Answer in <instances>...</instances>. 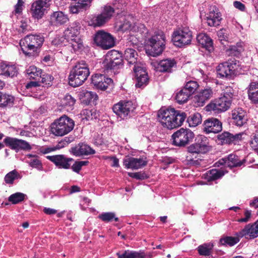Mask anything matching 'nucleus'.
<instances>
[{
    "label": "nucleus",
    "mask_w": 258,
    "mask_h": 258,
    "mask_svg": "<svg viewBox=\"0 0 258 258\" xmlns=\"http://www.w3.org/2000/svg\"><path fill=\"white\" fill-rule=\"evenodd\" d=\"M122 19L124 20L123 23L118 25V27L122 31L130 30L133 32H136L139 30V28L144 27V26L142 24H140V26H137L135 23L130 21V19H132V18L128 16L126 18L123 17Z\"/></svg>",
    "instance_id": "obj_33"
},
{
    "label": "nucleus",
    "mask_w": 258,
    "mask_h": 258,
    "mask_svg": "<svg viewBox=\"0 0 258 258\" xmlns=\"http://www.w3.org/2000/svg\"><path fill=\"white\" fill-rule=\"evenodd\" d=\"M245 114V112L241 108L234 109L232 112L233 123L237 126L243 125L246 122Z\"/></svg>",
    "instance_id": "obj_30"
},
{
    "label": "nucleus",
    "mask_w": 258,
    "mask_h": 258,
    "mask_svg": "<svg viewBox=\"0 0 258 258\" xmlns=\"http://www.w3.org/2000/svg\"><path fill=\"white\" fill-rule=\"evenodd\" d=\"M187 122L190 127H195L202 122V116L199 113H195L187 118Z\"/></svg>",
    "instance_id": "obj_41"
},
{
    "label": "nucleus",
    "mask_w": 258,
    "mask_h": 258,
    "mask_svg": "<svg viewBox=\"0 0 258 258\" xmlns=\"http://www.w3.org/2000/svg\"><path fill=\"white\" fill-rule=\"evenodd\" d=\"M136 106L130 101H120L115 104L112 107L116 115L122 119H127L134 114Z\"/></svg>",
    "instance_id": "obj_7"
},
{
    "label": "nucleus",
    "mask_w": 258,
    "mask_h": 258,
    "mask_svg": "<svg viewBox=\"0 0 258 258\" xmlns=\"http://www.w3.org/2000/svg\"><path fill=\"white\" fill-rule=\"evenodd\" d=\"M76 100L70 95H66L61 100V105L64 107H72L74 106Z\"/></svg>",
    "instance_id": "obj_52"
},
{
    "label": "nucleus",
    "mask_w": 258,
    "mask_h": 258,
    "mask_svg": "<svg viewBox=\"0 0 258 258\" xmlns=\"http://www.w3.org/2000/svg\"><path fill=\"white\" fill-rule=\"evenodd\" d=\"M14 100L13 96L0 92V107H4L13 104Z\"/></svg>",
    "instance_id": "obj_42"
},
{
    "label": "nucleus",
    "mask_w": 258,
    "mask_h": 258,
    "mask_svg": "<svg viewBox=\"0 0 258 258\" xmlns=\"http://www.w3.org/2000/svg\"><path fill=\"white\" fill-rule=\"evenodd\" d=\"M197 39L199 44L209 52L214 50L212 40L206 34L200 33L198 34L197 36Z\"/></svg>",
    "instance_id": "obj_31"
},
{
    "label": "nucleus",
    "mask_w": 258,
    "mask_h": 258,
    "mask_svg": "<svg viewBox=\"0 0 258 258\" xmlns=\"http://www.w3.org/2000/svg\"><path fill=\"white\" fill-rule=\"evenodd\" d=\"M121 62L120 54L116 51H111L105 55L103 64L107 70H112L116 69Z\"/></svg>",
    "instance_id": "obj_16"
},
{
    "label": "nucleus",
    "mask_w": 258,
    "mask_h": 258,
    "mask_svg": "<svg viewBox=\"0 0 258 258\" xmlns=\"http://www.w3.org/2000/svg\"><path fill=\"white\" fill-rule=\"evenodd\" d=\"M70 41L71 47L74 52L79 51L83 49L84 45L81 37H77L69 40Z\"/></svg>",
    "instance_id": "obj_43"
},
{
    "label": "nucleus",
    "mask_w": 258,
    "mask_h": 258,
    "mask_svg": "<svg viewBox=\"0 0 258 258\" xmlns=\"http://www.w3.org/2000/svg\"><path fill=\"white\" fill-rule=\"evenodd\" d=\"M47 158L59 168L63 169H69L71 167L70 162L74 161L73 158H67L62 155L48 156Z\"/></svg>",
    "instance_id": "obj_24"
},
{
    "label": "nucleus",
    "mask_w": 258,
    "mask_h": 258,
    "mask_svg": "<svg viewBox=\"0 0 258 258\" xmlns=\"http://www.w3.org/2000/svg\"><path fill=\"white\" fill-rule=\"evenodd\" d=\"M176 64V61L173 59H163L157 63V69L161 72L171 73Z\"/></svg>",
    "instance_id": "obj_32"
},
{
    "label": "nucleus",
    "mask_w": 258,
    "mask_h": 258,
    "mask_svg": "<svg viewBox=\"0 0 258 258\" xmlns=\"http://www.w3.org/2000/svg\"><path fill=\"white\" fill-rule=\"evenodd\" d=\"M240 66L239 61L235 59H229L219 64L216 68L220 78H230L234 75Z\"/></svg>",
    "instance_id": "obj_9"
},
{
    "label": "nucleus",
    "mask_w": 258,
    "mask_h": 258,
    "mask_svg": "<svg viewBox=\"0 0 258 258\" xmlns=\"http://www.w3.org/2000/svg\"><path fill=\"white\" fill-rule=\"evenodd\" d=\"M94 41L97 46L103 49H108L115 45V39L104 30L98 31L95 34Z\"/></svg>",
    "instance_id": "obj_12"
},
{
    "label": "nucleus",
    "mask_w": 258,
    "mask_h": 258,
    "mask_svg": "<svg viewBox=\"0 0 258 258\" xmlns=\"http://www.w3.org/2000/svg\"><path fill=\"white\" fill-rule=\"evenodd\" d=\"M79 96L82 101L87 105L91 102H94L98 99V96L96 93L87 90H82L80 92Z\"/></svg>",
    "instance_id": "obj_36"
},
{
    "label": "nucleus",
    "mask_w": 258,
    "mask_h": 258,
    "mask_svg": "<svg viewBox=\"0 0 258 258\" xmlns=\"http://www.w3.org/2000/svg\"><path fill=\"white\" fill-rule=\"evenodd\" d=\"M93 0H78L77 6L83 10L89 9Z\"/></svg>",
    "instance_id": "obj_54"
},
{
    "label": "nucleus",
    "mask_w": 258,
    "mask_h": 258,
    "mask_svg": "<svg viewBox=\"0 0 258 258\" xmlns=\"http://www.w3.org/2000/svg\"><path fill=\"white\" fill-rule=\"evenodd\" d=\"M52 0H37L31 5L30 12L32 17L41 19L49 9Z\"/></svg>",
    "instance_id": "obj_13"
},
{
    "label": "nucleus",
    "mask_w": 258,
    "mask_h": 258,
    "mask_svg": "<svg viewBox=\"0 0 258 258\" xmlns=\"http://www.w3.org/2000/svg\"><path fill=\"white\" fill-rule=\"evenodd\" d=\"M4 142L7 146L17 152L20 150L29 151L32 149L29 143L23 140L7 137L4 139Z\"/></svg>",
    "instance_id": "obj_15"
},
{
    "label": "nucleus",
    "mask_w": 258,
    "mask_h": 258,
    "mask_svg": "<svg viewBox=\"0 0 258 258\" xmlns=\"http://www.w3.org/2000/svg\"><path fill=\"white\" fill-rule=\"evenodd\" d=\"M238 237L244 236L247 239L254 238L258 236V220L254 224L246 225L244 228L236 234Z\"/></svg>",
    "instance_id": "obj_20"
},
{
    "label": "nucleus",
    "mask_w": 258,
    "mask_h": 258,
    "mask_svg": "<svg viewBox=\"0 0 258 258\" xmlns=\"http://www.w3.org/2000/svg\"><path fill=\"white\" fill-rule=\"evenodd\" d=\"M44 41V37L41 34H29L20 40L21 49L26 55L34 57L38 55Z\"/></svg>",
    "instance_id": "obj_2"
},
{
    "label": "nucleus",
    "mask_w": 258,
    "mask_h": 258,
    "mask_svg": "<svg viewBox=\"0 0 258 258\" xmlns=\"http://www.w3.org/2000/svg\"><path fill=\"white\" fill-rule=\"evenodd\" d=\"M250 144L253 149L255 150H258V131L255 132L250 141Z\"/></svg>",
    "instance_id": "obj_55"
},
{
    "label": "nucleus",
    "mask_w": 258,
    "mask_h": 258,
    "mask_svg": "<svg viewBox=\"0 0 258 258\" xmlns=\"http://www.w3.org/2000/svg\"><path fill=\"white\" fill-rule=\"evenodd\" d=\"M240 237L225 236L220 239V244L224 246H232L239 241Z\"/></svg>",
    "instance_id": "obj_40"
},
{
    "label": "nucleus",
    "mask_w": 258,
    "mask_h": 258,
    "mask_svg": "<svg viewBox=\"0 0 258 258\" xmlns=\"http://www.w3.org/2000/svg\"><path fill=\"white\" fill-rule=\"evenodd\" d=\"M243 135V133L236 134L233 135L229 132H225L218 135L217 139L221 144H230L241 140Z\"/></svg>",
    "instance_id": "obj_27"
},
{
    "label": "nucleus",
    "mask_w": 258,
    "mask_h": 258,
    "mask_svg": "<svg viewBox=\"0 0 258 258\" xmlns=\"http://www.w3.org/2000/svg\"><path fill=\"white\" fill-rule=\"evenodd\" d=\"M186 117L185 112L173 108H161L158 113L159 121L164 127L169 130L181 126Z\"/></svg>",
    "instance_id": "obj_1"
},
{
    "label": "nucleus",
    "mask_w": 258,
    "mask_h": 258,
    "mask_svg": "<svg viewBox=\"0 0 258 258\" xmlns=\"http://www.w3.org/2000/svg\"><path fill=\"white\" fill-rule=\"evenodd\" d=\"M123 163L126 169H138L146 166L147 162L143 158L130 157L124 159Z\"/></svg>",
    "instance_id": "obj_23"
},
{
    "label": "nucleus",
    "mask_w": 258,
    "mask_h": 258,
    "mask_svg": "<svg viewBox=\"0 0 258 258\" xmlns=\"http://www.w3.org/2000/svg\"><path fill=\"white\" fill-rule=\"evenodd\" d=\"M27 196L22 192H16L11 195L8 198V201L13 204H17L24 201Z\"/></svg>",
    "instance_id": "obj_44"
},
{
    "label": "nucleus",
    "mask_w": 258,
    "mask_h": 258,
    "mask_svg": "<svg viewBox=\"0 0 258 258\" xmlns=\"http://www.w3.org/2000/svg\"><path fill=\"white\" fill-rule=\"evenodd\" d=\"M27 157L30 158V160L27 161V163L31 167L37 168L38 170L42 169V163L38 156L34 155L28 154L27 155Z\"/></svg>",
    "instance_id": "obj_45"
},
{
    "label": "nucleus",
    "mask_w": 258,
    "mask_h": 258,
    "mask_svg": "<svg viewBox=\"0 0 258 258\" xmlns=\"http://www.w3.org/2000/svg\"><path fill=\"white\" fill-rule=\"evenodd\" d=\"M133 70L137 80L136 86L137 87H141L146 85L148 81V77L144 65L135 66L133 67Z\"/></svg>",
    "instance_id": "obj_18"
},
{
    "label": "nucleus",
    "mask_w": 258,
    "mask_h": 258,
    "mask_svg": "<svg viewBox=\"0 0 258 258\" xmlns=\"http://www.w3.org/2000/svg\"><path fill=\"white\" fill-rule=\"evenodd\" d=\"M81 26L80 23L78 22H74L72 23L64 31V36L67 37L68 40L77 37H81Z\"/></svg>",
    "instance_id": "obj_29"
},
{
    "label": "nucleus",
    "mask_w": 258,
    "mask_h": 258,
    "mask_svg": "<svg viewBox=\"0 0 258 258\" xmlns=\"http://www.w3.org/2000/svg\"><path fill=\"white\" fill-rule=\"evenodd\" d=\"M40 78L41 79V82L43 83L48 85L50 84V83L53 79V77L48 74L43 75L42 76H41V78Z\"/></svg>",
    "instance_id": "obj_59"
},
{
    "label": "nucleus",
    "mask_w": 258,
    "mask_h": 258,
    "mask_svg": "<svg viewBox=\"0 0 258 258\" xmlns=\"http://www.w3.org/2000/svg\"><path fill=\"white\" fill-rule=\"evenodd\" d=\"M248 98L253 103H258V83L251 82L248 89Z\"/></svg>",
    "instance_id": "obj_38"
},
{
    "label": "nucleus",
    "mask_w": 258,
    "mask_h": 258,
    "mask_svg": "<svg viewBox=\"0 0 258 258\" xmlns=\"http://www.w3.org/2000/svg\"><path fill=\"white\" fill-rule=\"evenodd\" d=\"M68 16L61 11L53 12L50 16L49 24L51 26H59L69 21Z\"/></svg>",
    "instance_id": "obj_26"
},
{
    "label": "nucleus",
    "mask_w": 258,
    "mask_h": 258,
    "mask_svg": "<svg viewBox=\"0 0 258 258\" xmlns=\"http://www.w3.org/2000/svg\"><path fill=\"white\" fill-rule=\"evenodd\" d=\"M138 54L136 50L133 48H127L124 52L123 57L130 65L134 67L136 65L142 64L137 61Z\"/></svg>",
    "instance_id": "obj_35"
},
{
    "label": "nucleus",
    "mask_w": 258,
    "mask_h": 258,
    "mask_svg": "<svg viewBox=\"0 0 258 258\" xmlns=\"http://www.w3.org/2000/svg\"><path fill=\"white\" fill-rule=\"evenodd\" d=\"M165 43L164 33L162 31H157L147 41L146 51L153 56L159 55L164 50Z\"/></svg>",
    "instance_id": "obj_4"
},
{
    "label": "nucleus",
    "mask_w": 258,
    "mask_h": 258,
    "mask_svg": "<svg viewBox=\"0 0 258 258\" xmlns=\"http://www.w3.org/2000/svg\"><path fill=\"white\" fill-rule=\"evenodd\" d=\"M106 159H109L112 161V163L111 166L113 167H118L119 166V160L118 159L115 157H108L106 158Z\"/></svg>",
    "instance_id": "obj_63"
},
{
    "label": "nucleus",
    "mask_w": 258,
    "mask_h": 258,
    "mask_svg": "<svg viewBox=\"0 0 258 258\" xmlns=\"http://www.w3.org/2000/svg\"><path fill=\"white\" fill-rule=\"evenodd\" d=\"M213 247L212 244L205 243L198 246V251L201 255L208 256L210 255Z\"/></svg>",
    "instance_id": "obj_46"
},
{
    "label": "nucleus",
    "mask_w": 258,
    "mask_h": 258,
    "mask_svg": "<svg viewBox=\"0 0 258 258\" xmlns=\"http://www.w3.org/2000/svg\"><path fill=\"white\" fill-rule=\"evenodd\" d=\"M234 6L241 11H243L245 9V6L240 2L235 1L234 2Z\"/></svg>",
    "instance_id": "obj_64"
},
{
    "label": "nucleus",
    "mask_w": 258,
    "mask_h": 258,
    "mask_svg": "<svg viewBox=\"0 0 258 258\" xmlns=\"http://www.w3.org/2000/svg\"><path fill=\"white\" fill-rule=\"evenodd\" d=\"M70 151L71 154L77 157L95 153L94 150L85 144H79L77 146L71 148Z\"/></svg>",
    "instance_id": "obj_25"
},
{
    "label": "nucleus",
    "mask_w": 258,
    "mask_h": 258,
    "mask_svg": "<svg viewBox=\"0 0 258 258\" xmlns=\"http://www.w3.org/2000/svg\"><path fill=\"white\" fill-rule=\"evenodd\" d=\"M72 142V140L70 138H65L61 141L58 143L57 145L56 146V149H61L62 148L69 145Z\"/></svg>",
    "instance_id": "obj_57"
},
{
    "label": "nucleus",
    "mask_w": 258,
    "mask_h": 258,
    "mask_svg": "<svg viewBox=\"0 0 258 258\" xmlns=\"http://www.w3.org/2000/svg\"><path fill=\"white\" fill-rule=\"evenodd\" d=\"M194 134L189 129L181 128L172 135L173 144L178 147H184L192 140Z\"/></svg>",
    "instance_id": "obj_10"
},
{
    "label": "nucleus",
    "mask_w": 258,
    "mask_h": 258,
    "mask_svg": "<svg viewBox=\"0 0 258 258\" xmlns=\"http://www.w3.org/2000/svg\"><path fill=\"white\" fill-rule=\"evenodd\" d=\"M214 92L210 87L201 90L194 97V101L196 106H203L205 103L213 97Z\"/></svg>",
    "instance_id": "obj_17"
},
{
    "label": "nucleus",
    "mask_w": 258,
    "mask_h": 258,
    "mask_svg": "<svg viewBox=\"0 0 258 258\" xmlns=\"http://www.w3.org/2000/svg\"><path fill=\"white\" fill-rule=\"evenodd\" d=\"M192 38V32L187 27H183L176 30L172 35V40L174 44L180 47L189 44Z\"/></svg>",
    "instance_id": "obj_8"
},
{
    "label": "nucleus",
    "mask_w": 258,
    "mask_h": 258,
    "mask_svg": "<svg viewBox=\"0 0 258 258\" xmlns=\"http://www.w3.org/2000/svg\"><path fill=\"white\" fill-rule=\"evenodd\" d=\"M113 6L114 7L105 6L100 14L93 16L91 20V25L94 27H100L107 23L114 13L115 8L119 9L118 7H115L114 5Z\"/></svg>",
    "instance_id": "obj_11"
},
{
    "label": "nucleus",
    "mask_w": 258,
    "mask_h": 258,
    "mask_svg": "<svg viewBox=\"0 0 258 258\" xmlns=\"http://www.w3.org/2000/svg\"><path fill=\"white\" fill-rule=\"evenodd\" d=\"M244 218H241L238 220L239 222H246L248 221L251 216V212L249 211H246L244 213Z\"/></svg>",
    "instance_id": "obj_62"
},
{
    "label": "nucleus",
    "mask_w": 258,
    "mask_h": 258,
    "mask_svg": "<svg viewBox=\"0 0 258 258\" xmlns=\"http://www.w3.org/2000/svg\"><path fill=\"white\" fill-rule=\"evenodd\" d=\"M98 218L105 222H109L113 220L115 222H117L119 220L118 218L116 217L115 214L113 212L102 213L98 216Z\"/></svg>",
    "instance_id": "obj_48"
},
{
    "label": "nucleus",
    "mask_w": 258,
    "mask_h": 258,
    "mask_svg": "<svg viewBox=\"0 0 258 258\" xmlns=\"http://www.w3.org/2000/svg\"><path fill=\"white\" fill-rule=\"evenodd\" d=\"M90 75L88 64L84 60L77 62L71 70L69 77V84L76 87L82 85Z\"/></svg>",
    "instance_id": "obj_3"
},
{
    "label": "nucleus",
    "mask_w": 258,
    "mask_h": 258,
    "mask_svg": "<svg viewBox=\"0 0 258 258\" xmlns=\"http://www.w3.org/2000/svg\"><path fill=\"white\" fill-rule=\"evenodd\" d=\"M89 161H76L73 165L71 166V168L73 171L79 173L82 169V167L88 164Z\"/></svg>",
    "instance_id": "obj_53"
},
{
    "label": "nucleus",
    "mask_w": 258,
    "mask_h": 258,
    "mask_svg": "<svg viewBox=\"0 0 258 258\" xmlns=\"http://www.w3.org/2000/svg\"><path fill=\"white\" fill-rule=\"evenodd\" d=\"M128 175L130 177L136 178L137 179H144L146 178V175L145 173L141 172L132 173L128 172Z\"/></svg>",
    "instance_id": "obj_58"
},
{
    "label": "nucleus",
    "mask_w": 258,
    "mask_h": 258,
    "mask_svg": "<svg viewBox=\"0 0 258 258\" xmlns=\"http://www.w3.org/2000/svg\"><path fill=\"white\" fill-rule=\"evenodd\" d=\"M206 17L208 25L211 27L219 26L222 20L221 14L215 6H210Z\"/></svg>",
    "instance_id": "obj_19"
},
{
    "label": "nucleus",
    "mask_w": 258,
    "mask_h": 258,
    "mask_svg": "<svg viewBox=\"0 0 258 258\" xmlns=\"http://www.w3.org/2000/svg\"><path fill=\"white\" fill-rule=\"evenodd\" d=\"M221 164L225 165L230 168L240 166L243 162L239 157L234 154H230L227 157L224 158L219 161Z\"/></svg>",
    "instance_id": "obj_34"
},
{
    "label": "nucleus",
    "mask_w": 258,
    "mask_h": 258,
    "mask_svg": "<svg viewBox=\"0 0 258 258\" xmlns=\"http://www.w3.org/2000/svg\"><path fill=\"white\" fill-rule=\"evenodd\" d=\"M233 98V94L230 92H225L223 95L211 101L206 106V110L213 111L215 113H220L227 110L230 107Z\"/></svg>",
    "instance_id": "obj_6"
},
{
    "label": "nucleus",
    "mask_w": 258,
    "mask_h": 258,
    "mask_svg": "<svg viewBox=\"0 0 258 258\" xmlns=\"http://www.w3.org/2000/svg\"><path fill=\"white\" fill-rule=\"evenodd\" d=\"M243 51L242 46L240 45L230 46L227 49V52L229 55L238 57Z\"/></svg>",
    "instance_id": "obj_49"
},
{
    "label": "nucleus",
    "mask_w": 258,
    "mask_h": 258,
    "mask_svg": "<svg viewBox=\"0 0 258 258\" xmlns=\"http://www.w3.org/2000/svg\"><path fill=\"white\" fill-rule=\"evenodd\" d=\"M27 78L30 79L38 80L41 78L42 70L35 66H30L26 70Z\"/></svg>",
    "instance_id": "obj_37"
},
{
    "label": "nucleus",
    "mask_w": 258,
    "mask_h": 258,
    "mask_svg": "<svg viewBox=\"0 0 258 258\" xmlns=\"http://www.w3.org/2000/svg\"><path fill=\"white\" fill-rule=\"evenodd\" d=\"M190 96L191 95L183 88L177 93L175 99L178 103L182 104L186 102Z\"/></svg>",
    "instance_id": "obj_47"
},
{
    "label": "nucleus",
    "mask_w": 258,
    "mask_h": 258,
    "mask_svg": "<svg viewBox=\"0 0 258 258\" xmlns=\"http://www.w3.org/2000/svg\"><path fill=\"white\" fill-rule=\"evenodd\" d=\"M74 125L73 119L66 115H63L51 124L50 132L55 136L62 137L71 132Z\"/></svg>",
    "instance_id": "obj_5"
},
{
    "label": "nucleus",
    "mask_w": 258,
    "mask_h": 258,
    "mask_svg": "<svg viewBox=\"0 0 258 258\" xmlns=\"http://www.w3.org/2000/svg\"><path fill=\"white\" fill-rule=\"evenodd\" d=\"M112 83V79L101 74H95L92 76V84L96 88L104 90Z\"/></svg>",
    "instance_id": "obj_21"
},
{
    "label": "nucleus",
    "mask_w": 258,
    "mask_h": 258,
    "mask_svg": "<svg viewBox=\"0 0 258 258\" xmlns=\"http://www.w3.org/2000/svg\"><path fill=\"white\" fill-rule=\"evenodd\" d=\"M29 26L25 22L21 21V24L20 26L19 31L22 33H25L28 31Z\"/></svg>",
    "instance_id": "obj_61"
},
{
    "label": "nucleus",
    "mask_w": 258,
    "mask_h": 258,
    "mask_svg": "<svg viewBox=\"0 0 258 258\" xmlns=\"http://www.w3.org/2000/svg\"><path fill=\"white\" fill-rule=\"evenodd\" d=\"M223 175L224 173L222 171L217 169H213L206 173L205 177L208 181H211L219 179Z\"/></svg>",
    "instance_id": "obj_39"
},
{
    "label": "nucleus",
    "mask_w": 258,
    "mask_h": 258,
    "mask_svg": "<svg viewBox=\"0 0 258 258\" xmlns=\"http://www.w3.org/2000/svg\"><path fill=\"white\" fill-rule=\"evenodd\" d=\"M70 11L72 14H77L79 12L82 11L80 8L77 6V3L74 5H72L70 7Z\"/></svg>",
    "instance_id": "obj_60"
},
{
    "label": "nucleus",
    "mask_w": 258,
    "mask_h": 258,
    "mask_svg": "<svg viewBox=\"0 0 258 258\" xmlns=\"http://www.w3.org/2000/svg\"><path fill=\"white\" fill-rule=\"evenodd\" d=\"M209 140L204 136H198L196 139V142L187 148L188 151L190 153H205L209 151Z\"/></svg>",
    "instance_id": "obj_14"
},
{
    "label": "nucleus",
    "mask_w": 258,
    "mask_h": 258,
    "mask_svg": "<svg viewBox=\"0 0 258 258\" xmlns=\"http://www.w3.org/2000/svg\"><path fill=\"white\" fill-rule=\"evenodd\" d=\"M222 129V123L217 118H209L204 121V131L207 134L218 133Z\"/></svg>",
    "instance_id": "obj_22"
},
{
    "label": "nucleus",
    "mask_w": 258,
    "mask_h": 258,
    "mask_svg": "<svg viewBox=\"0 0 258 258\" xmlns=\"http://www.w3.org/2000/svg\"><path fill=\"white\" fill-rule=\"evenodd\" d=\"M18 74V69L13 64L0 63V75L13 78Z\"/></svg>",
    "instance_id": "obj_28"
},
{
    "label": "nucleus",
    "mask_w": 258,
    "mask_h": 258,
    "mask_svg": "<svg viewBox=\"0 0 258 258\" xmlns=\"http://www.w3.org/2000/svg\"><path fill=\"white\" fill-rule=\"evenodd\" d=\"M24 2L23 0H18V3L15 6V10L13 13L15 14H20L23 11V7Z\"/></svg>",
    "instance_id": "obj_56"
},
{
    "label": "nucleus",
    "mask_w": 258,
    "mask_h": 258,
    "mask_svg": "<svg viewBox=\"0 0 258 258\" xmlns=\"http://www.w3.org/2000/svg\"><path fill=\"white\" fill-rule=\"evenodd\" d=\"M199 85L197 82L189 81L186 83L184 89L187 93L191 95L199 88Z\"/></svg>",
    "instance_id": "obj_50"
},
{
    "label": "nucleus",
    "mask_w": 258,
    "mask_h": 258,
    "mask_svg": "<svg viewBox=\"0 0 258 258\" xmlns=\"http://www.w3.org/2000/svg\"><path fill=\"white\" fill-rule=\"evenodd\" d=\"M19 175L16 170H14L7 173L4 178L7 184H13L14 180L17 179Z\"/></svg>",
    "instance_id": "obj_51"
}]
</instances>
